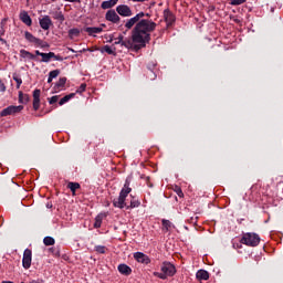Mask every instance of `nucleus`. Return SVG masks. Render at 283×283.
<instances>
[{"mask_svg":"<svg viewBox=\"0 0 283 283\" xmlns=\"http://www.w3.org/2000/svg\"><path fill=\"white\" fill-rule=\"evenodd\" d=\"M157 28L156 22L149 20V19H143L132 31V39L135 45V50H142V48H145L149 41H151V32H154Z\"/></svg>","mask_w":283,"mask_h":283,"instance_id":"1","label":"nucleus"},{"mask_svg":"<svg viewBox=\"0 0 283 283\" xmlns=\"http://www.w3.org/2000/svg\"><path fill=\"white\" fill-rule=\"evenodd\" d=\"M129 185V179H126L124 187L119 192V197L113 200V205L117 209H136L140 205V200L134 196H130L129 199H127L129 193H132Z\"/></svg>","mask_w":283,"mask_h":283,"instance_id":"2","label":"nucleus"},{"mask_svg":"<svg viewBox=\"0 0 283 283\" xmlns=\"http://www.w3.org/2000/svg\"><path fill=\"white\" fill-rule=\"evenodd\" d=\"M161 272H154L153 275L159 280H167V277H174L176 275V266L171 262H163Z\"/></svg>","mask_w":283,"mask_h":283,"instance_id":"3","label":"nucleus"},{"mask_svg":"<svg viewBox=\"0 0 283 283\" xmlns=\"http://www.w3.org/2000/svg\"><path fill=\"white\" fill-rule=\"evenodd\" d=\"M241 244H245V247H258L260 244V235L253 232L243 233L241 240Z\"/></svg>","mask_w":283,"mask_h":283,"instance_id":"4","label":"nucleus"},{"mask_svg":"<svg viewBox=\"0 0 283 283\" xmlns=\"http://www.w3.org/2000/svg\"><path fill=\"white\" fill-rule=\"evenodd\" d=\"M20 112H23V106L20 105V106H9L7 108H3L1 112H0V116L1 117H6V116H14V114H20Z\"/></svg>","mask_w":283,"mask_h":283,"instance_id":"5","label":"nucleus"},{"mask_svg":"<svg viewBox=\"0 0 283 283\" xmlns=\"http://www.w3.org/2000/svg\"><path fill=\"white\" fill-rule=\"evenodd\" d=\"M251 193L252 196H256L255 200L260 198V196H263V198H268L269 195L264 191V188H262V182L258 181L251 187Z\"/></svg>","mask_w":283,"mask_h":283,"instance_id":"6","label":"nucleus"},{"mask_svg":"<svg viewBox=\"0 0 283 283\" xmlns=\"http://www.w3.org/2000/svg\"><path fill=\"white\" fill-rule=\"evenodd\" d=\"M23 269H30L32 266V250L25 249L22 258Z\"/></svg>","mask_w":283,"mask_h":283,"instance_id":"7","label":"nucleus"},{"mask_svg":"<svg viewBox=\"0 0 283 283\" xmlns=\"http://www.w3.org/2000/svg\"><path fill=\"white\" fill-rule=\"evenodd\" d=\"M105 19L111 23H120V15H118L114 9H111L106 12Z\"/></svg>","mask_w":283,"mask_h":283,"instance_id":"8","label":"nucleus"},{"mask_svg":"<svg viewBox=\"0 0 283 283\" xmlns=\"http://www.w3.org/2000/svg\"><path fill=\"white\" fill-rule=\"evenodd\" d=\"M116 12L119 17H132V8L127 4H119L116 7Z\"/></svg>","mask_w":283,"mask_h":283,"instance_id":"9","label":"nucleus"},{"mask_svg":"<svg viewBox=\"0 0 283 283\" xmlns=\"http://www.w3.org/2000/svg\"><path fill=\"white\" fill-rule=\"evenodd\" d=\"M164 19H165V22L167 23V28L176 23V15L169 9L164 10Z\"/></svg>","mask_w":283,"mask_h":283,"instance_id":"10","label":"nucleus"},{"mask_svg":"<svg viewBox=\"0 0 283 283\" xmlns=\"http://www.w3.org/2000/svg\"><path fill=\"white\" fill-rule=\"evenodd\" d=\"M134 259L139 264H151V259H149V256L143 252L134 253Z\"/></svg>","mask_w":283,"mask_h":283,"instance_id":"11","label":"nucleus"},{"mask_svg":"<svg viewBox=\"0 0 283 283\" xmlns=\"http://www.w3.org/2000/svg\"><path fill=\"white\" fill-rule=\"evenodd\" d=\"M41 107V90L36 88L33 91V109L34 112H39Z\"/></svg>","mask_w":283,"mask_h":283,"instance_id":"12","label":"nucleus"},{"mask_svg":"<svg viewBox=\"0 0 283 283\" xmlns=\"http://www.w3.org/2000/svg\"><path fill=\"white\" fill-rule=\"evenodd\" d=\"M39 24L42 30H50V28L54 25L50 15H44L42 19H40Z\"/></svg>","mask_w":283,"mask_h":283,"instance_id":"13","label":"nucleus"},{"mask_svg":"<svg viewBox=\"0 0 283 283\" xmlns=\"http://www.w3.org/2000/svg\"><path fill=\"white\" fill-rule=\"evenodd\" d=\"M19 19L22 21V23H24V25H28V28L32 25V18H30L28 11H21Z\"/></svg>","mask_w":283,"mask_h":283,"instance_id":"14","label":"nucleus"},{"mask_svg":"<svg viewBox=\"0 0 283 283\" xmlns=\"http://www.w3.org/2000/svg\"><path fill=\"white\" fill-rule=\"evenodd\" d=\"M24 39L29 41V43H34V45H41L43 41L36 36H34L29 31L24 32Z\"/></svg>","mask_w":283,"mask_h":283,"instance_id":"15","label":"nucleus"},{"mask_svg":"<svg viewBox=\"0 0 283 283\" xmlns=\"http://www.w3.org/2000/svg\"><path fill=\"white\" fill-rule=\"evenodd\" d=\"M84 32L88 33V36H96V34H101L103 32V28L101 27H87L84 29Z\"/></svg>","mask_w":283,"mask_h":283,"instance_id":"16","label":"nucleus"},{"mask_svg":"<svg viewBox=\"0 0 283 283\" xmlns=\"http://www.w3.org/2000/svg\"><path fill=\"white\" fill-rule=\"evenodd\" d=\"M65 83H67V77H60L53 87L54 92H62V90H65Z\"/></svg>","mask_w":283,"mask_h":283,"instance_id":"17","label":"nucleus"},{"mask_svg":"<svg viewBox=\"0 0 283 283\" xmlns=\"http://www.w3.org/2000/svg\"><path fill=\"white\" fill-rule=\"evenodd\" d=\"M117 271L122 274V275H126L128 276L132 273V268H129V265L122 263L117 266Z\"/></svg>","mask_w":283,"mask_h":283,"instance_id":"18","label":"nucleus"},{"mask_svg":"<svg viewBox=\"0 0 283 283\" xmlns=\"http://www.w3.org/2000/svg\"><path fill=\"white\" fill-rule=\"evenodd\" d=\"M104 218H107V214L99 213V214L96 216L95 222H94V229H101Z\"/></svg>","mask_w":283,"mask_h":283,"instance_id":"19","label":"nucleus"},{"mask_svg":"<svg viewBox=\"0 0 283 283\" xmlns=\"http://www.w3.org/2000/svg\"><path fill=\"white\" fill-rule=\"evenodd\" d=\"M116 3H118V0L104 1V2H102L101 8L103 10H109L111 8H114V6H116Z\"/></svg>","mask_w":283,"mask_h":283,"instance_id":"20","label":"nucleus"},{"mask_svg":"<svg viewBox=\"0 0 283 283\" xmlns=\"http://www.w3.org/2000/svg\"><path fill=\"white\" fill-rule=\"evenodd\" d=\"M163 231L165 233H168V231H171V228L174 227V223L167 219L161 220Z\"/></svg>","mask_w":283,"mask_h":283,"instance_id":"21","label":"nucleus"},{"mask_svg":"<svg viewBox=\"0 0 283 283\" xmlns=\"http://www.w3.org/2000/svg\"><path fill=\"white\" fill-rule=\"evenodd\" d=\"M66 187L72 191V196H76V190L81 189V184L70 181Z\"/></svg>","mask_w":283,"mask_h":283,"instance_id":"22","label":"nucleus"},{"mask_svg":"<svg viewBox=\"0 0 283 283\" xmlns=\"http://www.w3.org/2000/svg\"><path fill=\"white\" fill-rule=\"evenodd\" d=\"M136 45H138L136 42H134V39L132 38V40H124L122 46L126 48L127 50H132V48H134V50H136Z\"/></svg>","mask_w":283,"mask_h":283,"instance_id":"23","label":"nucleus"},{"mask_svg":"<svg viewBox=\"0 0 283 283\" xmlns=\"http://www.w3.org/2000/svg\"><path fill=\"white\" fill-rule=\"evenodd\" d=\"M20 56L22 59H29L30 61H34L35 56L29 51H25V49L20 50Z\"/></svg>","mask_w":283,"mask_h":283,"instance_id":"24","label":"nucleus"},{"mask_svg":"<svg viewBox=\"0 0 283 283\" xmlns=\"http://www.w3.org/2000/svg\"><path fill=\"white\" fill-rule=\"evenodd\" d=\"M196 276L197 280H209V272L207 270H199Z\"/></svg>","mask_w":283,"mask_h":283,"instance_id":"25","label":"nucleus"},{"mask_svg":"<svg viewBox=\"0 0 283 283\" xmlns=\"http://www.w3.org/2000/svg\"><path fill=\"white\" fill-rule=\"evenodd\" d=\"M76 96V93H71L69 95H65L64 97H62L59 102V105H65V103H69L70 101H72V98H74Z\"/></svg>","mask_w":283,"mask_h":283,"instance_id":"26","label":"nucleus"},{"mask_svg":"<svg viewBox=\"0 0 283 283\" xmlns=\"http://www.w3.org/2000/svg\"><path fill=\"white\" fill-rule=\"evenodd\" d=\"M19 103H22L25 105L27 103H30V95L23 94V92H19Z\"/></svg>","mask_w":283,"mask_h":283,"instance_id":"27","label":"nucleus"},{"mask_svg":"<svg viewBox=\"0 0 283 283\" xmlns=\"http://www.w3.org/2000/svg\"><path fill=\"white\" fill-rule=\"evenodd\" d=\"M137 24H138V21L133 17L129 20L126 21L125 28L127 30H132V28H134V25H137Z\"/></svg>","mask_w":283,"mask_h":283,"instance_id":"28","label":"nucleus"},{"mask_svg":"<svg viewBox=\"0 0 283 283\" xmlns=\"http://www.w3.org/2000/svg\"><path fill=\"white\" fill-rule=\"evenodd\" d=\"M42 63H50V59H53L54 52L42 53Z\"/></svg>","mask_w":283,"mask_h":283,"instance_id":"29","label":"nucleus"},{"mask_svg":"<svg viewBox=\"0 0 283 283\" xmlns=\"http://www.w3.org/2000/svg\"><path fill=\"white\" fill-rule=\"evenodd\" d=\"M80 35H81V30L76 28L69 30V39H74Z\"/></svg>","mask_w":283,"mask_h":283,"instance_id":"30","label":"nucleus"},{"mask_svg":"<svg viewBox=\"0 0 283 283\" xmlns=\"http://www.w3.org/2000/svg\"><path fill=\"white\" fill-rule=\"evenodd\" d=\"M53 19H55L56 21H61V23H63V21H65V15H63V12L57 11L54 13Z\"/></svg>","mask_w":283,"mask_h":283,"instance_id":"31","label":"nucleus"},{"mask_svg":"<svg viewBox=\"0 0 283 283\" xmlns=\"http://www.w3.org/2000/svg\"><path fill=\"white\" fill-rule=\"evenodd\" d=\"M45 247H54V238L52 237H45L43 240Z\"/></svg>","mask_w":283,"mask_h":283,"instance_id":"32","label":"nucleus"},{"mask_svg":"<svg viewBox=\"0 0 283 283\" xmlns=\"http://www.w3.org/2000/svg\"><path fill=\"white\" fill-rule=\"evenodd\" d=\"M102 52H106V54H113L114 56H116V51H114L113 48L109 45H105L102 49Z\"/></svg>","mask_w":283,"mask_h":283,"instance_id":"33","label":"nucleus"},{"mask_svg":"<svg viewBox=\"0 0 283 283\" xmlns=\"http://www.w3.org/2000/svg\"><path fill=\"white\" fill-rule=\"evenodd\" d=\"M13 81H15L17 90H19L21 87V84L23 83V80H21V77H19V75L17 73H14L13 74Z\"/></svg>","mask_w":283,"mask_h":283,"instance_id":"34","label":"nucleus"},{"mask_svg":"<svg viewBox=\"0 0 283 283\" xmlns=\"http://www.w3.org/2000/svg\"><path fill=\"white\" fill-rule=\"evenodd\" d=\"M49 251H50V253H52V255H53L54 258H61V251H60L59 249H56V248H50Z\"/></svg>","mask_w":283,"mask_h":283,"instance_id":"35","label":"nucleus"},{"mask_svg":"<svg viewBox=\"0 0 283 283\" xmlns=\"http://www.w3.org/2000/svg\"><path fill=\"white\" fill-rule=\"evenodd\" d=\"M95 251H96V253L105 254L107 252V248L104 245H96Z\"/></svg>","mask_w":283,"mask_h":283,"instance_id":"36","label":"nucleus"},{"mask_svg":"<svg viewBox=\"0 0 283 283\" xmlns=\"http://www.w3.org/2000/svg\"><path fill=\"white\" fill-rule=\"evenodd\" d=\"M230 6H242V3H247V0H229Z\"/></svg>","mask_w":283,"mask_h":283,"instance_id":"37","label":"nucleus"},{"mask_svg":"<svg viewBox=\"0 0 283 283\" xmlns=\"http://www.w3.org/2000/svg\"><path fill=\"white\" fill-rule=\"evenodd\" d=\"M59 74H61V70H53L49 73V76L54 80Z\"/></svg>","mask_w":283,"mask_h":283,"instance_id":"38","label":"nucleus"},{"mask_svg":"<svg viewBox=\"0 0 283 283\" xmlns=\"http://www.w3.org/2000/svg\"><path fill=\"white\" fill-rule=\"evenodd\" d=\"M87 90V84L83 83L80 85V87L76 90V94H83Z\"/></svg>","mask_w":283,"mask_h":283,"instance_id":"39","label":"nucleus"},{"mask_svg":"<svg viewBox=\"0 0 283 283\" xmlns=\"http://www.w3.org/2000/svg\"><path fill=\"white\" fill-rule=\"evenodd\" d=\"M175 191H176V193H177V196L179 198H184L185 197V193L182 192V188H180L179 186L175 187Z\"/></svg>","mask_w":283,"mask_h":283,"instance_id":"40","label":"nucleus"},{"mask_svg":"<svg viewBox=\"0 0 283 283\" xmlns=\"http://www.w3.org/2000/svg\"><path fill=\"white\" fill-rule=\"evenodd\" d=\"M50 105H54V103H59V95H54L51 98H49Z\"/></svg>","mask_w":283,"mask_h":283,"instance_id":"41","label":"nucleus"},{"mask_svg":"<svg viewBox=\"0 0 283 283\" xmlns=\"http://www.w3.org/2000/svg\"><path fill=\"white\" fill-rule=\"evenodd\" d=\"M123 43H124V36H123V35H119V36L116 39L115 45H122V46H123Z\"/></svg>","mask_w":283,"mask_h":283,"instance_id":"42","label":"nucleus"},{"mask_svg":"<svg viewBox=\"0 0 283 283\" xmlns=\"http://www.w3.org/2000/svg\"><path fill=\"white\" fill-rule=\"evenodd\" d=\"M143 17H145V12H139L134 18L136 19L137 23H139V21L143 19Z\"/></svg>","mask_w":283,"mask_h":283,"instance_id":"43","label":"nucleus"},{"mask_svg":"<svg viewBox=\"0 0 283 283\" xmlns=\"http://www.w3.org/2000/svg\"><path fill=\"white\" fill-rule=\"evenodd\" d=\"M147 76L150 78V81H155V78H156V73H154L153 71H149V72L147 73Z\"/></svg>","mask_w":283,"mask_h":283,"instance_id":"44","label":"nucleus"},{"mask_svg":"<svg viewBox=\"0 0 283 283\" xmlns=\"http://www.w3.org/2000/svg\"><path fill=\"white\" fill-rule=\"evenodd\" d=\"M0 92H6V84L0 80Z\"/></svg>","mask_w":283,"mask_h":283,"instance_id":"45","label":"nucleus"},{"mask_svg":"<svg viewBox=\"0 0 283 283\" xmlns=\"http://www.w3.org/2000/svg\"><path fill=\"white\" fill-rule=\"evenodd\" d=\"M53 59H54L55 61H63V56H61V55H55V53H54Z\"/></svg>","mask_w":283,"mask_h":283,"instance_id":"46","label":"nucleus"},{"mask_svg":"<svg viewBox=\"0 0 283 283\" xmlns=\"http://www.w3.org/2000/svg\"><path fill=\"white\" fill-rule=\"evenodd\" d=\"M146 182L148 187H154V185L151 184V181H149V177L146 178Z\"/></svg>","mask_w":283,"mask_h":283,"instance_id":"47","label":"nucleus"},{"mask_svg":"<svg viewBox=\"0 0 283 283\" xmlns=\"http://www.w3.org/2000/svg\"><path fill=\"white\" fill-rule=\"evenodd\" d=\"M132 1H134V3H145V1L147 0H132Z\"/></svg>","mask_w":283,"mask_h":283,"instance_id":"48","label":"nucleus"},{"mask_svg":"<svg viewBox=\"0 0 283 283\" xmlns=\"http://www.w3.org/2000/svg\"><path fill=\"white\" fill-rule=\"evenodd\" d=\"M65 1H69V3H76V1L78 0H65Z\"/></svg>","mask_w":283,"mask_h":283,"instance_id":"49","label":"nucleus"},{"mask_svg":"<svg viewBox=\"0 0 283 283\" xmlns=\"http://www.w3.org/2000/svg\"><path fill=\"white\" fill-rule=\"evenodd\" d=\"M35 54H36V56H41V54H43V53H41V51H35Z\"/></svg>","mask_w":283,"mask_h":283,"instance_id":"50","label":"nucleus"},{"mask_svg":"<svg viewBox=\"0 0 283 283\" xmlns=\"http://www.w3.org/2000/svg\"><path fill=\"white\" fill-rule=\"evenodd\" d=\"M52 81H54V80L51 76H49L48 83H52Z\"/></svg>","mask_w":283,"mask_h":283,"instance_id":"51","label":"nucleus"},{"mask_svg":"<svg viewBox=\"0 0 283 283\" xmlns=\"http://www.w3.org/2000/svg\"><path fill=\"white\" fill-rule=\"evenodd\" d=\"M2 283H14V282H12V281H3Z\"/></svg>","mask_w":283,"mask_h":283,"instance_id":"52","label":"nucleus"},{"mask_svg":"<svg viewBox=\"0 0 283 283\" xmlns=\"http://www.w3.org/2000/svg\"><path fill=\"white\" fill-rule=\"evenodd\" d=\"M30 283H39L38 281H31Z\"/></svg>","mask_w":283,"mask_h":283,"instance_id":"53","label":"nucleus"},{"mask_svg":"<svg viewBox=\"0 0 283 283\" xmlns=\"http://www.w3.org/2000/svg\"><path fill=\"white\" fill-rule=\"evenodd\" d=\"M102 28H105V24H102Z\"/></svg>","mask_w":283,"mask_h":283,"instance_id":"54","label":"nucleus"},{"mask_svg":"<svg viewBox=\"0 0 283 283\" xmlns=\"http://www.w3.org/2000/svg\"><path fill=\"white\" fill-rule=\"evenodd\" d=\"M0 220H3V218L0 217Z\"/></svg>","mask_w":283,"mask_h":283,"instance_id":"55","label":"nucleus"},{"mask_svg":"<svg viewBox=\"0 0 283 283\" xmlns=\"http://www.w3.org/2000/svg\"><path fill=\"white\" fill-rule=\"evenodd\" d=\"M261 200H264V198H261Z\"/></svg>","mask_w":283,"mask_h":283,"instance_id":"56","label":"nucleus"},{"mask_svg":"<svg viewBox=\"0 0 283 283\" xmlns=\"http://www.w3.org/2000/svg\"><path fill=\"white\" fill-rule=\"evenodd\" d=\"M51 1H56V0H51Z\"/></svg>","mask_w":283,"mask_h":283,"instance_id":"57","label":"nucleus"}]
</instances>
